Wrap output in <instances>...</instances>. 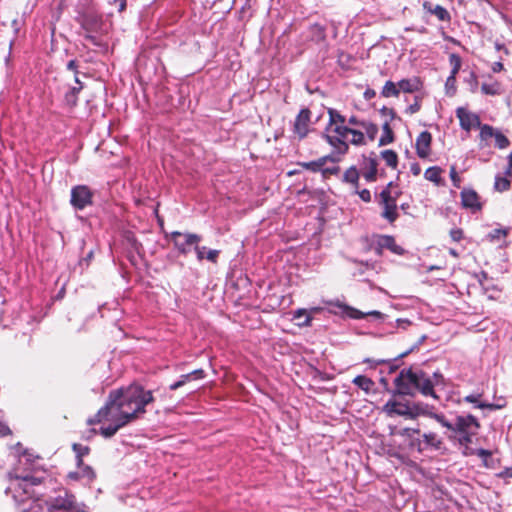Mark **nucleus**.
<instances>
[{
  "label": "nucleus",
  "instance_id": "50",
  "mask_svg": "<svg viewBox=\"0 0 512 512\" xmlns=\"http://www.w3.org/2000/svg\"><path fill=\"white\" fill-rule=\"evenodd\" d=\"M251 10V5L249 3V0L246 1V3L242 6V8L239 10V19L244 20L245 18H250L252 14L246 15V13Z\"/></svg>",
  "mask_w": 512,
  "mask_h": 512
},
{
  "label": "nucleus",
  "instance_id": "52",
  "mask_svg": "<svg viewBox=\"0 0 512 512\" xmlns=\"http://www.w3.org/2000/svg\"><path fill=\"white\" fill-rule=\"evenodd\" d=\"M355 192L359 195L360 199L366 203L371 201V193L368 189L359 190L355 189Z\"/></svg>",
  "mask_w": 512,
  "mask_h": 512
},
{
  "label": "nucleus",
  "instance_id": "26",
  "mask_svg": "<svg viewBox=\"0 0 512 512\" xmlns=\"http://www.w3.org/2000/svg\"><path fill=\"white\" fill-rule=\"evenodd\" d=\"M410 411V419H416L419 416L433 418V415H439V413L431 412L429 406L423 403H410ZM440 415L442 414L440 413Z\"/></svg>",
  "mask_w": 512,
  "mask_h": 512
},
{
  "label": "nucleus",
  "instance_id": "7",
  "mask_svg": "<svg viewBox=\"0 0 512 512\" xmlns=\"http://www.w3.org/2000/svg\"><path fill=\"white\" fill-rule=\"evenodd\" d=\"M49 510H58L63 512H84V506L77 502L74 494L63 491V495L51 498L48 501Z\"/></svg>",
  "mask_w": 512,
  "mask_h": 512
},
{
  "label": "nucleus",
  "instance_id": "41",
  "mask_svg": "<svg viewBox=\"0 0 512 512\" xmlns=\"http://www.w3.org/2000/svg\"><path fill=\"white\" fill-rule=\"evenodd\" d=\"M509 234V228H497L492 230L488 237L491 241L499 240L500 238H505Z\"/></svg>",
  "mask_w": 512,
  "mask_h": 512
},
{
  "label": "nucleus",
  "instance_id": "63",
  "mask_svg": "<svg viewBox=\"0 0 512 512\" xmlns=\"http://www.w3.org/2000/svg\"><path fill=\"white\" fill-rule=\"evenodd\" d=\"M504 69V66L501 62H495L492 66V71L497 73Z\"/></svg>",
  "mask_w": 512,
  "mask_h": 512
},
{
  "label": "nucleus",
  "instance_id": "59",
  "mask_svg": "<svg viewBox=\"0 0 512 512\" xmlns=\"http://www.w3.org/2000/svg\"><path fill=\"white\" fill-rule=\"evenodd\" d=\"M363 96L366 100H371L372 98H374L376 96V92L374 89H371V88H367L364 93H363Z\"/></svg>",
  "mask_w": 512,
  "mask_h": 512
},
{
  "label": "nucleus",
  "instance_id": "25",
  "mask_svg": "<svg viewBox=\"0 0 512 512\" xmlns=\"http://www.w3.org/2000/svg\"><path fill=\"white\" fill-rule=\"evenodd\" d=\"M328 115H329V123L328 127L326 128L327 131L333 130V128L337 127H349L346 125V117L342 115L339 111L336 109H328Z\"/></svg>",
  "mask_w": 512,
  "mask_h": 512
},
{
  "label": "nucleus",
  "instance_id": "23",
  "mask_svg": "<svg viewBox=\"0 0 512 512\" xmlns=\"http://www.w3.org/2000/svg\"><path fill=\"white\" fill-rule=\"evenodd\" d=\"M377 238L381 242L382 247L391 251L393 254L403 255L405 253L404 248L396 243L395 238L392 235H377Z\"/></svg>",
  "mask_w": 512,
  "mask_h": 512
},
{
  "label": "nucleus",
  "instance_id": "33",
  "mask_svg": "<svg viewBox=\"0 0 512 512\" xmlns=\"http://www.w3.org/2000/svg\"><path fill=\"white\" fill-rule=\"evenodd\" d=\"M476 455L482 459V464L485 468H495V461L492 457V452L483 448H479L475 451Z\"/></svg>",
  "mask_w": 512,
  "mask_h": 512
},
{
  "label": "nucleus",
  "instance_id": "2",
  "mask_svg": "<svg viewBox=\"0 0 512 512\" xmlns=\"http://www.w3.org/2000/svg\"><path fill=\"white\" fill-rule=\"evenodd\" d=\"M433 419L448 430V439L459 445L472 444L482 428L478 418L472 414L457 415L453 422L447 420L444 414L433 415Z\"/></svg>",
  "mask_w": 512,
  "mask_h": 512
},
{
  "label": "nucleus",
  "instance_id": "46",
  "mask_svg": "<svg viewBox=\"0 0 512 512\" xmlns=\"http://www.w3.org/2000/svg\"><path fill=\"white\" fill-rule=\"evenodd\" d=\"M450 178H451V181L453 183V185L456 187V188H460V185H461V178L459 177L457 171H456V167L455 165H452L450 167Z\"/></svg>",
  "mask_w": 512,
  "mask_h": 512
},
{
  "label": "nucleus",
  "instance_id": "32",
  "mask_svg": "<svg viewBox=\"0 0 512 512\" xmlns=\"http://www.w3.org/2000/svg\"><path fill=\"white\" fill-rule=\"evenodd\" d=\"M423 443H424L425 448L431 447L436 450L440 449L443 444L442 440L434 432H429V433L423 434Z\"/></svg>",
  "mask_w": 512,
  "mask_h": 512
},
{
  "label": "nucleus",
  "instance_id": "8",
  "mask_svg": "<svg viewBox=\"0 0 512 512\" xmlns=\"http://www.w3.org/2000/svg\"><path fill=\"white\" fill-rule=\"evenodd\" d=\"M75 85L71 86L69 83L60 81L57 87V91L62 95L63 105L68 109L76 107L78 102V94L83 89V84L80 82L78 77L74 78Z\"/></svg>",
  "mask_w": 512,
  "mask_h": 512
},
{
  "label": "nucleus",
  "instance_id": "39",
  "mask_svg": "<svg viewBox=\"0 0 512 512\" xmlns=\"http://www.w3.org/2000/svg\"><path fill=\"white\" fill-rule=\"evenodd\" d=\"M445 90H446V94L450 97H452L456 94L457 86H456V76L455 75L450 74L447 77L446 82H445Z\"/></svg>",
  "mask_w": 512,
  "mask_h": 512
},
{
  "label": "nucleus",
  "instance_id": "20",
  "mask_svg": "<svg viewBox=\"0 0 512 512\" xmlns=\"http://www.w3.org/2000/svg\"><path fill=\"white\" fill-rule=\"evenodd\" d=\"M335 306L340 308L347 316H349L350 318H353V319H362L365 316H373L375 318L382 317V313L379 311H371V312H368L365 314L353 307H350L346 304L340 303L339 301L335 302Z\"/></svg>",
  "mask_w": 512,
  "mask_h": 512
},
{
  "label": "nucleus",
  "instance_id": "17",
  "mask_svg": "<svg viewBox=\"0 0 512 512\" xmlns=\"http://www.w3.org/2000/svg\"><path fill=\"white\" fill-rule=\"evenodd\" d=\"M432 135L428 131L421 132L415 142L416 154L421 159H426L431 154Z\"/></svg>",
  "mask_w": 512,
  "mask_h": 512
},
{
  "label": "nucleus",
  "instance_id": "6",
  "mask_svg": "<svg viewBox=\"0 0 512 512\" xmlns=\"http://www.w3.org/2000/svg\"><path fill=\"white\" fill-rule=\"evenodd\" d=\"M170 238L174 244V247L178 250L179 253L186 255L190 251V247L194 246L197 259L199 261L204 259V250L206 247L198 245V243L201 241V236L194 233H181L179 231H173L170 234Z\"/></svg>",
  "mask_w": 512,
  "mask_h": 512
},
{
  "label": "nucleus",
  "instance_id": "29",
  "mask_svg": "<svg viewBox=\"0 0 512 512\" xmlns=\"http://www.w3.org/2000/svg\"><path fill=\"white\" fill-rule=\"evenodd\" d=\"M395 140V134L393 132V129L390 126V123L388 120H385V122L382 125V135L379 139V146H385L388 145Z\"/></svg>",
  "mask_w": 512,
  "mask_h": 512
},
{
  "label": "nucleus",
  "instance_id": "49",
  "mask_svg": "<svg viewBox=\"0 0 512 512\" xmlns=\"http://www.w3.org/2000/svg\"><path fill=\"white\" fill-rule=\"evenodd\" d=\"M421 109V98L416 97L415 102L411 104L407 109L406 113L408 114H415Z\"/></svg>",
  "mask_w": 512,
  "mask_h": 512
},
{
  "label": "nucleus",
  "instance_id": "55",
  "mask_svg": "<svg viewBox=\"0 0 512 512\" xmlns=\"http://www.w3.org/2000/svg\"><path fill=\"white\" fill-rule=\"evenodd\" d=\"M191 373V376H192V379L193 380H196V379H203L205 377V372L203 369H196Z\"/></svg>",
  "mask_w": 512,
  "mask_h": 512
},
{
  "label": "nucleus",
  "instance_id": "48",
  "mask_svg": "<svg viewBox=\"0 0 512 512\" xmlns=\"http://www.w3.org/2000/svg\"><path fill=\"white\" fill-rule=\"evenodd\" d=\"M449 235L454 242H459L464 238V231L461 228L451 229Z\"/></svg>",
  "mask_w": 512,
  "mask_h": 512
},
{
  "label": "nucleus",
  "instance_id": "4",
  "mask_svg": "<svg viewBox=\"0 0 512 512\" xmlns=\"http://www.w3.org/2000/svg\"><path fill=\"white\" fill-rule=\"evenodd\" d=\"M334 134H325L324 138L334 148L335 152L345 155L349 151V144L364 146L367 144L363 131L351 127L333 128Z\"/></svg>",
  "mask_w": 512,
  "mask_h": 512
},
{
  "label": "nucleus",
  "instance_id": "40",
  "mask_svg": "<svg viewBox=\"0 0 512 512\" xmlns=\"http://www.w3.org/2000/svg\"><path fill=\"white\" fill-rule=\"evenodd\" d=\"M96 32H84L83 38L96 47L104 46L102 39L95 35Z\"/></svg>",
  "mask_w": 512,
  "mask_h": 512
},
{
  "label": "nucleus",
  "instance_id": "51",
  "mask_svg": "<svg viewBox=\"0 0 512 512\" xmlns=\"http://www.w3.org/2000/svg\"><path fill=\"white\" fill-rule=\"evenodd\" d=\"M410 447L411 449L416 450L418 452H422L425 449L423 440L420 439H411Z\"/></svg>",
  "mask_w": 512,
  "mask_h": 512
},
{
  "label": "nucleus",
  "instance_id": "12",
  "mask_svg": "<svg viewBox=\"0 0 512 512\" xmlns=\"http://www.w3.org/2000/svg\"><path fill=\"white\" fill-rule=\"evenodd\" d=\"M456 117L459 120L460 127L465 131H470L474 127L480 129V126L484 125L481 123L479 115L470 112L464 107L456 109Z\"/></svg>",
  "mask_w": 512,
  "mask_h": 512
},
{
  "label": "nucleus",
  "instance_id": "31",
  "mask_svg": "<svg viewBox=\"0 0 512 512\" xmlns=\"http://www.w3.org/2000/svg\"><path fill=\"white\" fill-rule=\"evenodd\" d=\"M352 382L358 388H360L361 390L365 391L366 393H369L373 389V387L375 385L374 381L371 378H369V377H367L365 375H358V376H356L353 379Z\"/></svg>",
  "mask_w": 512,
  "mask_h": 512
},
{
  "label": "nucleus",
  "instance_id": "19",
  "mask_svg": "<svg viewBox=\"0 0 512 512\" xmlns=\"http://www.w3.org/2000/svg\"><path fill=\"white\" fill-rule=\"evenodd\" d=\"M483 393L469 394L463 397L462 401L465 403L473 404L475 408L488 409V410H499L505 407V404L486 403L481 401Z\"/></svg>",
  "mask_w": 512,
  "mask_h": 512
},
{
  "label": "nucleus",
  "instance_id": "35",
  "mask_svg": "<svg viewBox=\"0 0 512 512\" xmlns=\"http://www.w3.org/2000/svg\"><path fill=\"white\" fill-rule=\"evenodd\" d=\"M381 157L386 165L392 169H396L398 165V155L394 150L387 149L381 152Z\"/></svg>",
  "mask_w": 512,
  "mask_h": 512
},
{
  "label": "nucleus",
  "instance_id": "22",
  "mask_svg": "<svg viewBox=\"0 0 512 512\" xmlns=\"http://www.w3.org/2000/svg\"><path fill=\"white\" fill-rule=\"evenodd\" d=\"M423 8L428 13L435 15L440 21L449 22L451 20L450 13L441 5H433L430 1H424Z\"/></svg>",
  "mask_w": 512,
  "mask_h": 512
},
{
  "label": "nucleus",
  "instance_id": "27",
  "mask_svg": "<svg viewBox=\"0 0 512 512\" xmlns=\"http://www.w3.org/2000/svg\"><path fill=\"white\" fill-rule=\"evenodd\" d=\"M443 169L439 166H432L426 169L424 177L426 180L433 182L435 185H444V181L441 177Z\"/></svg>",
  "mask_w": 512,
  "mask_h": 512
},
{
  "label": "nucleus",
  "instance_id": "11",
  "mask_svg": "<svg viewBox=\"0 0 512 512\" xmlns=\"http://www.w3.org/2000/svg\"><path fill=\"white\" fill-rule=\"evenodd\" d=\"M479 137L481 140L486 141L489 138H495V146L499 149H506L510 145L509 139L501 132L496 130L489 124L480 126Z\"/></svg>",
  "mask_w": 512,
  "mask_h": 512
},
{
  "label": "nucleus",
  "instance_id": "56",
  "mask_svg": "<svg viewBox=\"0 0 512 512\" xmlns=\"http://www.w3.org/2000/svg\"><path fill=\"white\" fill-rule=\"evenodd\" d=\"M67 68L74 72V78L77 77V74H78V71H77L78 64H77L76 60H74V59L70 60L67 63Z\"/></svg>",
  "mask_w": 512,
  "mask_h": 512
},
{
  "label": "nucleus",
  "instance_id": "45",
  "mask_svg": "<svg viewBox=\"0 0 512 512\" xmlns=\"http://www.w3.org/2000/svg\"><path fill=\"white\" fill-rule=\"evenodd\" d=\"M220 255V250L211 249L206 252V249L204 250V259H207L211 263L216 264L218 261V257Z\"/></svg>",
  "mask_w": 512,
  "mask_h": 512
},
{
  "label": "nucleus",
  "instance_id": "1",
  "mask_svg": "<svg viewBox=\"0 0 512 512\" xmlns=\"http://www.w3.org/2000/svg\"><path fill=\"white\" fill-rule=\"evenodd\" d=\"M152 402H154L152 391L145 390L141 385L132 384L111 390L105 405L87 420V424L109 422V425L100 428V434L104 438H111L121 428L146 413V406Z\"/></svg>",
  "mask_w": 512,
  "mask_h": 512
},
{
  "label": "nucleus",
  "instance_id": "37",
  "mask_svg": "<svg viewBox=\"0 0 512 512\" xmlns=\"http://www.w3.org/2000/svg\"><path fill=\"white\" fill-rule=\"evenodd\" d=\"M511 187V181L507 176L497 175L495 177L494 189L500 193L508 191Z\"/></svg>",
  "mask_w": 512,
  "mask_h": 512
},
{
  "label": "nucleus",
  "instance_id": "61",
  "mask_svg": "<svg viewBox=\"0 0 512 512\" xmlns=\"http://www.w3.org/2000/svg\"><path fill=\"white\" fill-rule=\"evenodd\" d=\"M10 433L11 432H10L9 427L6 426L5 424H3L2 422H0V437L9 435Z\"/></svg>",
  "mask_w": 512,
  "mask_h": 512
},
{
  "label": "nucleus",
  "instance_id": "18",
  "mask_svg": "<svg viewBox=\"0 0 512 512\" xmlns=\"http://www.w3.org/2000/svg\"><path fill=\"white\" fill-rule=\"evenodd\" d=\"M461 204L464 208L471 210V212H477L482 209L480 197L478 193L473 189H463L460 193Z\"/></svg>",
  "mask_w": 512,
  "mask_h": 512
},
{
  "label": "nucleus",
  "instance_id": "42",
  "mask_svg": "<svg viewBox=\"0 0 512 512\" xmlns=\"http://www.w3.org/2000/svg\"><path fill=\"white\" fill-rule=\"evenodd\" d=\"M465 82L469 86V90L472 93H475L478 88V77L474 71H471L469 77L465 79Z\"/></svg>",
  "mask_w": 512,
  "mask_h": 512
},
{
  "label": "nucleus",
  "instance_id": "5",
  "mask_svg": "<svg viewBox=\"0 0 512 512\" xmlns=\"http://www.w3.org/2000/svg\"><path fill=\"white\" fill-rule=\"evenodd\" d=\"M393 187V182L388 183L378 196L379 205L382 207L381 217L390 224H393L399 217L397 199L401 195L400 191H393Z\"/></svg>",
  "mask_w": 512,
  "mask_h": 512
},
{
  "label": "nucleus",
  "instance_id": "14",
  "mask_svg": "<svg viewBox=\"0 0 512 512\" xmlns=\"http://www.w3.org/2000/svg\"><path fill=\"white\" fill-rule=\"evenodd\" d=\"M382 411L386 413L387 416H402L407 419H410L411 411H410V403L409 402H401L396 399H390L383 406Z\"/></svg>",
  "mask_w": 512,
  "mask_h": 512
},
{
  "label": "nucleus",
  "instance_id": "30",
  "mask_svg": "<svg viewBox=\"0 0 512 512\" xmlns=\"http://www.w3.org/2000/svg\"><path fill=\"white\" fill-rule=\"evenodd\" d=\"M293 320H296V325L299 327H307L311 325L312 317L306 309H298L293 313Z\"/></svg>",
  "mask_w": 512,
  "mask_h": 512
},
{
  "label": "nucleus",
  "instance_id": "28",
  "mask_svg": "<svg viewBox=\"0 0 512 512\" xmlns=\"http://www.w3.org/2000/svg\"><path fill=\"white\" fill-rule=\"evenodd\" d=\"M360 172L355 166L349 167L343 174L342 181L352 185L354 189L359 188Z\"/></svg>",
  "mask_w": 512,
  "mask_h": 512
},
{
  "label": "nucleus",
  "instance_id": "57",
  "mask_svg": "<svg viewBox=\"0 0 512 512\" xmlns=\"http://www.w3.org/2000/svg\"><path fill=\"white\" fill-rule=\"evenodd\" d=\"M111 3L118 6L119 12L125 11L126 6H127L126 0H112Z\"/></svg>",
  "mask_w": 512,
  "mask_h": 512
},
{
  "label": "nucleus",
  "instance_id": "38",
  "mask_svg": "<svg viewBox=\"0 0 512 512\" xmlns=\"http://www.w3.org/2000/svg\"><path fill=\"white\" fill-rule=\"evenodd\" d=\"M449 63L451 65V73L452 75L457 76L458 72L461 69L462 66V59L461 57L456 53H451L449 55Z\"/></svg>",
  "mask_w": 512,
  "mask_h": 512
},
{
  "label": "nucleus",
  "instance_id": "47",
  "mask_svg": "<svg viewBox=\"0 0 512 512\" xmlns=\"http://www.w3.org/2000/svg\"><path fill=\"white\" fill-rule=\"evenodd\" d=\"M81 476L88 478L89 480H93V479H95L96 474L91 466L85 464L81 468Z\"/></svg>",
  "mask_w": 512,
  "mask_h": 512
},
{
  "label": "nucleus",
  "instance_id": "54",
  "mask_svg": "<svg viewBox=\"0 0 512 512\" xmlns=\"http://www.w3.org/2000/svg\"><path fill=\"white\" fill-rule=\"evenodd\" d=\"M471 444H467V445H460L461 447H463V455L464 456H471V455H476L475 451L477 449H473L470 447Z\"/></svg>",
  "mask_w": 512,
  "mask_h": 512
},
{
  "label": "nucleus",
  "instance_id": "16",
  "mask_svg": "<svg viewBox=\"0 0 512 512\" xmlns=\"http://www.w3.org/2000/svg\"><path fill=\"white\" fill-rule=\"evenodd\" d=\"M378 161L374 152L369 156H363L360 165V171L367 182H375L377 180Z\"/></svg>",
  "mask_w": 512,
  "mask_h": 512
},
{
  "label": "nucleus",
  "instance_id": "60",
  "mask_svg": "<svg viewBox=\"0 0 512 512\" xmlns=\"http://www.w3.org/2000/svg\"><path fill=\"white\" fill-rule=\"evenodd\" d=\"M410 171L414 176H418L421 173V167L418 163H412L410 166Z\"/></svg>",
  "mask_w": 512,
  "mask_h": 512
},
{
  "label": "nucleus",
  "instance_id": "15",
  "mask_svg": "<svg viewBox=\"0 0 512 512\" xmlns=\"http://www.w3.org/2000/svg\"><path fill=\"white\" fill-rule=\"evenodd\" d=\"M347 124L351 128L361 127L364 130V135L369 141H374L378 134V126L370 121L361 120L356 115H352L346 120Z\"/></svg>",
  "mask_w": 512,
  "mask_h": 512
},
{
  "label": "nucleus",
  "instance_id": "24",
  "mask_svg": "<svg viewBox=\"0 0 512 512\" xmlns=\"http://www.w3.org/2000/svg\"><path fill=\"white\" fill-rule=\"evenodd\" d=\"M398 88L404 93H413L422 88V81L416 76L409 79H401L398 82Z\"/></svg>",
  "mask_w": 512,
  "mask_h": 512
},
{
  "label": "nucleus",
  "instance_id": "34",
  "mask_svg": "<svg viewBox=\"0 0 512 512\" xmlns=\"http://www.w3.org/2000/svg\"><path fill=\"white\" fill-rule=\"evenodd\" d=\"M400 94V89L398 88V83H394L391 80H388L385 82L382 90H381V96L384 98H390V97H398Z\"/></svg>",
  "mask_w": 512,
  "mask_h": 512
},
{
  "label": "nucleus",
  "instance_id": "36",
  "mask_svg": "<svg viewBox=\"0 0 512 512\" xmlns=\"http://www.w3.org/2000/svg\"><path fill=\"white\" fill-rule=\"evenodd\" d=\"M481 92L485 95L496 96L501 94V84L498 81L492 83H483Z\"/></svg>",
  "mask_w": 512,
  "mask_h": 512
},
{
  "label": "nucleus",
  "instance_id": "21",
  "mask_svg": "<svg viewBox=\"0 0 512 512\" xmlns=\"http://www.w3.org/2000/svg\"><path fill=\"white\" fill-rule=\"evenodd\" d=\"M339 159L334 158L332 155H326L318 158L317 160L310 162H298V166L302 167L305 170L312 171L314 173L321 171L322 167L327 162H337Z\"/></svg>",
  "mask_w": 512,
  "mask_h": 512
},
{
  "label": "nucleus",
  "instance_id": "62",
  "mask_svg": "<svg viewBox=\"0 0 512 512\" xmlns=\"http://www.w3.org/2000/svg\"><path fill=\"white\" fill-rule=\"evenodd\" d=\"M419 434L420 433V430L419 429H413V428H405L404 431H403V435H406L408 437H411L412 434Z\"/></svg>",
  "mask_w": 512,
  "mask_h": 512
},
{
  "label": "nucleus",
  "instance_id": "64",
  "mask_svg": "<svg viewBox=\"0 0 512 512\" xmlns=\"http://www.w3.org/2000/svg\"><path fill=\"white\" fill-rule=\"evenodd\" d=\"M184 386L183 384V381H181L180 379L178 381H176L175 383L171 384L169 386V389L174 391V390H177L178 388Z\"/></svg>",
  "mask_w": 512,
  "mask_h": 512
},
{
  "label": "nucleus",
  "instance_id": "43",
  "mask_svg": "<svg viewBox=\"0 0 512 512\" xmlns=\"http://www.w3.org/2000/svg\"><path fill=\"white\" fill-rule=\"evenodd\" d=\"M72 448H73V451L76 453V457H80V458H83L85 455H88L90 452V448L88 446H83L82 444H79V443H74Z\"/></svg>",
  "mask_w": 512,
  "mask_h": 512
},
{
  "label": "nucleus",
  "instance_id": "10",
  "mask_svg": "<svg viewBox=\"0 0 512 512\" xmlns=\"http://www.w3.org/2000/svg\"><path fill=\"white\" fill-rule=\"evenodd\" d=\"M311 111L309 108H302L295 117L293 133L298 140H303L310 132Z\"/></svg>",
  "mask_w": 512,
  "mask_h": 512
},
{
  "label": "nucleus",
  "instance_id": "44",
  "mask_svg": "<svg viewBox=\"0 0 512 512\" xmlns=\"http://www.w3.org/2000/svg\"><path fill=\"white\" fill-rule=\"evenodd\" d=\"M380 114L385 117L389 123L397 117L395 110L386 106L380 109Z\"/></svg>",
  "mask_w": 512,
  "mask_h": 512
},
{
  "label": "nucleus",
  "instance_id": "13",
  "mask_svg": "<svg viewBox=\"0 0 512 512\" xmlns=\"http://www.w3.org/2000/svg\"><path fill=\"white\" fill-rule=\"evenodd\" d=\"M79 23L84 32H98L103 25L102 15L86 11L80 15Z\"/></svg>",
  "mask_w": 512,
  "mask_h": 512
},
{
  "label": "nucleus",
  "instance_id": "3",
  "mask_svg": "<svg viewBox=\"0 0 512 512\" xmlns=\"http://www.w3.org/2000/svg\"><path fill=\"white\" fill-rule=\"evenodd\" d=\"M396 390L394 395L414 396L419 391L424 396H432L438 399L435 394L431 379L422 371L413 372L411 369H403L394 380Z\"/></svg>",
  "mask_w": 512,
  "mask_h": 512
},
{
  "label": "nucleus",
  "instance_id": "9",
  "mask_svg": "<svg viewBox=\"0 0 512 512\" xmlns=\"http://www.w3.org/2000/svg\"><path fill=\"white\" fill-rule=\"evenodd\" d=\"M93 192L86 185H77L71 189V205L77 210H83L93 203Z\"/></svg>",
  "mask_w": 512,
  "mask_h": 512
},
{
  "label": "nucleus",
  "instance_id": "53",
  "mask_svg": "<svg viewBox=\"0 0 512 512\" xmlns=\"http://www.w3.org/2000/svg\"><path fill=\"white\" fill-rule=\"evenodd\" d=\"M371 249L374 250V252L377 256L381 257L383 255L384 248L382 247V244L378 238H377L375 245L371 246Z\"/></svg>",
  "mask_w": 512,
  "mask_h": 512
},
{
  "label": "nucleus",
  "instance_id": "58",
  "mask_svg": "<svg viewBox=\"0 0 512 512\" xmlns=\"http://www.w3.org/2000/svg\"><path fill=\"white\" fill-rule=\"evenodd\" d=\"M497 477L501 479L512 478V471L509 468H505L503 471L497 474Z\"/></svg>",
  "mask_w": 512,
  "mask_h": 512
}]
</instances>
